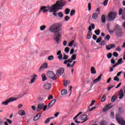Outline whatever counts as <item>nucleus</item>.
I'll return each mask as SVG.
<instances>
[{
  "instance_id": "1",
  "label": "nucleus",
  "mask_w": 125,
  "mask_h": 125,
  "mask_svg": "<svg viewBox=\"0 0 125 125\" xmlns=\"http://www.w3.org/2000/svg\"><path fill=\"white\" fill-rule=\"evenodd\" d=\"M66 3H67V2H63V0H61L57 1L55 4H53L52 6H47L46 7L45 6H42L39 13H41L42 11L43 13H45V12H47L49 10V12H53V15L56 17H57V12L59 10L62 9L63 6L66 5Z\"/></svg>"
},
{
  "instance_id": "2",
  "label": "nucleus",
  "mask_w": 125,
  "mask_h": 125,
  "mask_svg": "<svg viewBox=\"0 0 125 125\" xmlns=\"http://www.w3.org/2000/svg\"><path fill=\"white\" fill-rule=\"evenodd\" d=\"M61 30V24L56 23L52 25L50 27V31L51 33H55L54 40L58 44L59 41L61 39L62 34L59 32Z\"/></svg>"
},
{
  "instance_id": "3",
  "label": "nucleus",
  "mask_w": 125,
  "mask_h": 125,
  "mask_svg": "<svg viewBox=\"0 0 125 125\" xmlns=\"http://www.w3.org/2000/svg\"><path fill=\"white\" fill-rule=\"evenodd\" d=\"M116 119L119 125H125V120H124V118H123L122 116H120L119 114H116Z\"/></svg>"
},
{
  "instance_id": "4",
  "label": "nucleus",
  "mask_w": 125,
  "mask_h": 125,
  "mask_svg": "<svg viewBox=\"0 0 125 125\" xmlns=\"http://www.w3.org/2000/svg\"><path fill=\"white\" fill-rule=\"evenodd\" d=\"M118 14L116 12H111L108 14L109 21H114L117 17Z\"/></svg>"
},
{
  "instance_id": "5",
  "label": "nucleus",
  "mask_w": 125,
  "mask_h": 125,
  "mask_svg": "<svg viewBox=\"0 0 125 125\" xmlns=\"http://www.w3.org/2000/svg\"><path fill=\"white\" fill-rule=\"evenodd\" d=\"M76 59H77V55H76V54H74L72 55L70 59L64 61L63 62V64L66 65V64H68V63H72V62H73V61L76 60Z\"/></svg>"
},
{
  "instance_id": "6",
  "label": "nucleus",
  "mask_w": 125,
  "mask_h": 125,
  "mask_svg": "<svg viewBox=\"0 0 125 125\" xmlns=\"http://www.w3.org/2000/svg\"><path fill=\"white\" fill-rule=\"evenodd\" d=\"M116 31V35L117 37H122V35L123 34V32L122 31V29H121V27L119 25H116L115 27Z\"/></svg>"
},
{
  "instance_id": "7",
  "label": "nucleus",
  "mask_w": 125,
  "mask_h": 125,
  "mask_svg": "<svg viewBox=\"0 0 125 125\" xmlns=\"http://www.w3.org/2000/svg\"><path fill=\"white\" fill-rule=\"evenodd\" d=\"M47 76L49 78H50V79H52V80H55L57 79V77H56V75L53 73V71H49L47 72Z\"/></svg>"
},
{
  "instance_id": "8",
  "label": "nucleus",
  "mask_w": 125,
  "mask_h": 125,
  "mask_svg": "<svg viewBox=\"0 0 125 125\" xmlns=\"http://www.w3.org/2000/svg\"><path fill=\"white\" fill-rule=\"evenodd\" d=\"M16 100H17V98H10V99H8L7 100L2 102L1 104H2V105H4V106H7V105H8V104L9 103L13 102V101H15Z\"/></svg>"
},
{
  "instance_id": "9",
  "label": "nucleus",
  "mask_w": 125,
  "mask_h": 125,
  "mask_svg": "<svg viewBox=\"0 0 125 125\" xmlns=\"http://www.w3.org/2000/svg\"><path fill=\"white\" fill-rule=\"evenodd\" d=\"M122 15V18L124 20H125V7L124 10L122 8H120L119 10V15L121 16Z\"/></svg>"
},
{
  "instance_id": "10",
  "label": "nucleus",
  "mask_w": 125,
  "mask_h": 125,
  "mask_svg": "<svg viewBox=\"0 0 125 125\" xmlns=\"http://www.w3.org/2000/svg\"><path fill=\"white\" fill-rule=\"evenodd\" d=\"M63 73H64V68H60L56 72L57 76L59 77L61 76L62 74H63Z\"/></svg>"
},
{
  "instance_id": "11",
  "label": "nucleus",
  "mask_w": 125,
  "mask_h": 125,
  "mask_svg": "<svg viewBox=\"0 0 125 125\" xmlns=\"http://www.w3.org/2000/svg\"><path fill=\"white\" fill-rule=\"evenodd\" d=\"M47 63L44 62L43 63L40 67L39 69V72H41V71H43L44 69L48 67L47 66Z\"/></svg>"
},
{
  "instance_id": "12",
  "label": "nucleus",
  "mask_w": 125,
  "mask_h": 125,
  "mask_svg": "<svg viewBox=\"0 0 125 125\" xmlns=\"http://www.w3.org/2000/svg\"><path fill=\"white\" fill-rule=\"evenodd\" d=\"M112 108V106L111 105V104H109L104 106V108L103 109V112L105 113V112H106V111H108L109 109H111Z\"/></svg>"
},
{
  "instance_id": "13",
  "label": "nucleus",
  "mask_w": 125,
  "mask_h": 125,
  "mask_svg": "<svg viewBox=\"0 0 125 125\" xmlns=\"http://www.w3.org/2000/svg\"><path fill=\"white\" fill-rule=\"evenodd\" d=\"M55 102H56V100L54 99L52 100L47 105V107L48 108H51L53 105H54Z\"/></svg>"
},
{
  "instance_id": "14",
  "label": "nucleus",
  "mask_w": 125,
  "mask_h": 125,
  "mask_svg": "<svg viewBox=\"0 0 125 125\" xmlns=\"http://www.w3.org/2000/svg\"><path fill=\"white\" fill-rule=\"evenodd\" d=\"M30 77L31 78H32V79L31 80V83H34L37 79L36 78H38V75L34 74L32 76H31Z\"/></svg>"
},
{
  "instance_id": "15",
  "label": "nucleus",
  "mask_w": 125,
  "mask_h": 125,
  "mask_svg": "<svg viewBox=\"0 0 125 125\" xmlns=\"http://www.w3.org/2000/svg\"><path fill=\"white\" fill-rule=\"evenodd\" d=\"M44 89H50L51 88V84L49 83H47L44 84L43 86Z\"/></svg>"
},
{
  "instance_id": "16",
  "label": "nucleus",
  "mask_w": 125,
  "mask_h": 125,
  "mask_svg": "<svg viewBox=\"0 0 125 125\" xmlns=\"http://www.w3.org/2000/svg\"><path fill=\"white\" fill-rule=\"evenodd\" d=\"M116 47V44H110L106 46V48L107 50H110L111 48H115Z\"/></svg>"
},
{
  "instance_id": "17",
  "label": "nucleus",
  "mask_w": 125,
  "mask_h": 125,
  "mask_svg": "<svg viewBox=\"0 0 125 125\" xmlns=\"http://www.w3.org/2000/svg\"><path fill=\"white\" fill-rule=\"evenodd\" d=\"M102 74H101L97 79L93 80V83H98V82H100L102 78Z\"/></svg>"
},
{
  "instance_id": "18",
  "label": "nucleus",
  "mask_w": 125,
  "mask_h": 125,
  "mask_svg": "<svg viewBox=\"0 0 125 125\" xmlns=\"http://www.w3.org/2000/svg\"><path fill=\"white\" fill-rule=\"evenodd\" d=\"M42 116V113L41 112L38 113L33 118L34 121H38L41 116Z\"/></svg>"
},
{
  "instance_id": "19",
  "label": "nucleus",
  "mask_w": 125,
  "mask_h": 125,
  "mask_svg": "<svg viewBox=\"0 0 125 125\" xmlns=\"http://www.w3.org/2000/svg\"><path fill=\"white\" fill-rule=\"evenodd\" d=\"M43 108V104H39L37 109V112H40Z\"/></svg>"
},
{
  "instance_id": "20",
  "label": "nucleus",
  "mask_w": 125,
  "mask_h": 125,
  "mask_svg": "<svg viewBox=\"0 0 125 125\" xmlns=\"http://www.w3.org/2000/svg\"><path fill=\"white\" fill-rule=\"evenodd\" d=\"M81 119L82 120V121H83L82 122V123H84V122H86V121H87V120H88V118H87V115H83L81 117Z\"/></svg>"
},
{
  "instance_id": "21",
  "label": "nucleus",
  "mask_w": 125,
  "mask_h": 125,
  "mask_svg": "<svg viewBox=\"0 0 125 125\" xmlns=\"http://www.w3.org/2000/svg\"><path fill=\"white\" fill-rule=\"evenodd\" d=\"M119 99H122L124 97V91L123 89H120L119 92Z\"/></svg>"
},
{
  "instance_id": "22",
  "label": "nucleus",
  "mask_w": 125,
  "mask_h": 125,
  "mask_svg": "<svg viewBox=\"0 0 125 125\" xmlns=\"http://www.w3.org/2000/svg\"><path fill=\"white\" fill-rule=\"evenodd\" d=\"M91 36H92V32L88 31L87 34V40H90L91 39Z\"/></svg>"
},
{
  "instance_id": "23",
  "label": "nucleus",
  "mask_w": 125,
  "mask_h": 125,
  "mask_svg": "<svg viewBox=\"0 0 125 125\" xmlns=\"http://www.w3.org/2000/svg\"><path fill=\"white\" fill-rule=\"evenodd\" d=\"M101 22L102 23L106 22V17L104 15H102L101 16Z\"/></svg>"
},
{
  "instance_id": "24",
  "label": "nucleus",
  "mask_w": 125,
  "mask_h": 125,
  "mask_svg": "<svg viewBox=\"0 0 125 125\" xmlns=\"http://www.w3.org/2000/svg\"><path fill=\"white\" fill-rule=\"evenodd\" d=\"M94 28H95V25H94V24H92L88 27L89 32H91V31H92V29H94Z\"/></svg>"
},
{
  "instance_id": "25",
  "label": "nucleus",
  "mask_w": 125,
  "mask_h": 125,
  "mask_svg": "<svg viewBox=\"0 0 125 125\" xmlns=\"http://www.w3.org/2000/svg\"><path fill=\"white\" fill-rule=\"evenodd\" d=\"M98 14L97 13H94L92 15V18L93 19H97L98 18Z\"/></svg>"
},
{
  "instance_id": "26",
  "label": "nucleus",
  "mask_w": 125,
  "mask_h": 125,
  "mask_svg": "<svg viewBox=\"0 0 125 125\" xmlns=\"http://www.w3.org/2000/svg\"><path fill=\"white\" fill-rule=\"evenodd\" d=\"M19 115H20L21 116H25L26 115V113H25V111L23 110H21L19 111Z\"/></svg>"
},
{
  "instance_id": "27",
  "label": "nucleus",
  "mask_w": 125,
  "mask_h": 125,
  "mask_svg": "<svg viewBox=\"0 0 125 125\" xmlns=\"http://www.w3.org/2000/svg\"><path fill=\"white\" fill-rule=\"evenodd\" d=\"M91 73L93 74H96V70H95V68L93 66L91 67Z\"/></svg>"
},
{
  "instance_id": "28",
  "label": "nucleus",
  "mask_w": 125,
  "mask_h": 125,
  "mask_svg": "<svg viewBox=\"0 0 125 125\" xmlns=\"http://www.w3.org/2000/svg\"><path fill=\"white\" fill-rule=\"evenodd\" d=\"M42 82H45V81H46V80H47L45 74H42Z\"/></svg>"
},
{
  "instance_id": "29",
  "label": "nucleus",
  "mask_w": 125,
  "mask_h": 125,
  "mask_svg": "<svg viewBox=\"0 0 125 125\" xmlns=\"http://www.w3.org/2000/svg\"><path fill=\"white\" fill-rule=\"evenodd\" d=\"M57 15L60 18H63V16H64V15H63V13L62 12H60L58 13V14H57Z\"/></svg>"
},
{
  "instance_id": "30",
  "label": "nucleus",
  "mask_w": 125,
  "mask_h": 125,
  "mask_svg": "<svg viewBox=\"0 0 125 125\" xmlns=\"http://www.w3.org/2000/svg\"><path fill=\"white\" fill-rule=\"evenodd\" d=\"M123 63H124V62H123V59L122 58H120L119 60H118V62H117V63L118 65H121V64H123Z\"/></svg>"
},
{
  "instance_id": "31",
  "label": "nucleus",
  "mask_w": 125,
  "mask_h": 125,
  "mask_svg": "<svg viewBox=\"0 0 125 125\" xmlns=\"http://www.w3.org/2000/svg\"><path fill=\"white\" fill-rule=\"evenodd\" d=\"M61 93L62 95H66V94H67V90L65 89H63L61 91Z\"/></svg>"
},
{
  "instance_id": "32",
  "label": "nucleus",
  "mask_w": 125,
  "mask_h": 125,
  "mask_svg": "<svg viewBox=\"0 0 125 125\" xmlns=\"http://www.w3.org/2000/svg\"><path fill=\"white\" fill-rule=\"evenodd\" d=\"M68 58H69V56L66 55L65 53H63V57L62 58L63 60H67V59H68Z\"/></svg>"
},
{
  "instance_id": "33",
  "label": "nucleus",
  "mask_w": 125,
  "mask_h": 125,
  "mask_svg": "<svg viewBox=\"0 0 125 125\" xmlns=\"http://www.w3.org/2000/svg\"><path fill=\"white\" fill-rule=\"evenodd\" d=\"M70 9L66 8L65 9L64 12H65V14H66V15H68V14L70 13Z\"/></svg>"
},
{
  "instance_id": "34",
  "label": "nucleus",
  "mask_w": 125,
  "mask_h": 125,
  "mask_svg": "<svg viewBox=\"0 0 125 125\" xmlns=\"http://www.w3.org/2000/svg\"><path fill=\"white\" fill-rule=\"evenodd\" d=\"M51 118L50 117H49L45 121H44V124H47L48 123H49L50 122V120H51Z\"/></svg>"
},
{
  "instance_id": "35",
  "label": "nucleus",
  "mask_w": 125,
  "mask_h": 125,
  "mask_svg": "<svg viewBox=\"0 0 125 125\" xmlns=\"http://www.w3.org/2000/svg\"><path fill=\"white\" fill-rule=\"evenodd\" d=\"M99 45H105L106 43H105V40L102 41L100 42L99 43Z\"/></svg>"
},
{
  "instance_id": "36",
  "label": "nucleus",
  "mask_w": 125,
  "mask_h": 125,
  "mask_svg": "<svg viewBox=\"0 0 125 125\" xmlns=\"http://www.w3.org/2000/svg\"><path fill=\"white\" fill-rule=\"evenodd\" d=\"M46 28V26L42 25L40 27V30L41 31H44Z\"/></svg>"
},
{
  "instance_id": "37",
  "label": "nucleus",
  "mask_w": 125,
  "mask_h": 125,
  "mask_svg": "<svg viewBox=\"0 0 125 125\" xmlns=\"http://www.w3.org/2000/svg\"><path fill=\"white\" fill-rule=\"evenodd\" d=\"M95 34L97 35V36H99L100 35V30L98 29L95 31Z\"/></svg>"
},
{
  "instance_id": "38",
  "label": "nucleus",
  "mask_w": 125,
  "mask_h": 125,
  "mask_svg": "<svg viewBox=\"0 0 125 125\" xmlns=\"http://www.w3.org/2000/svg\"><path fill=\"white\" fill-rule=\"evenodd\" d=\"M64 51L66 53H69V51H70V48L69 47H66L64 49Z\"/></svg>"
},
{
  "instance_id": "39",
  "label": "nucleus",
  "mask_w": 125,
  "mask_h": 125,
  "mask_svg": "<svg viewBox=\"0 0 125 125\" xmlns=\"http://www.w3.org/2000/svg\"><path fill=\"white\" fill-rule=\"evenodd\" d=\"M53 59H54V56L52 55L48 57V60H49V61H51V60H53Z\"/></svg>"
},
{
  "instance_id": "40",
  "label": "nucleus",
  "mask_w": 125,
  "mask_h": 125,
  "mask_svg": "<svg viewBox=\"0 0 125 125\" xmlns=\"http://www.w3.org/2000/svg\"><path fill=\"white\" fill-rule=\"evenodd\" d=\"M75 12H76V11L75 10H72L70 13V16H73V15H74Z\"/></svg>"
},
{
  "instance_id": "41",
  "label": "nucleus",
  "mask_w": 125,
  "mask_h": 125,
  "mask_svg": "<svg viewBox=\"0 0 125 125\" xmlns=\"http://www.w3.org/2000/svg\"><path fill=\"white\" fill-rule=\"evenodd\" d=\"M105 100H106V95H104L102 98L101 102H105Z\"/></svg>"
},
{
  "instance_id": "42",
  "label": "nucleus",
  "mask_w": 125,
  "mask_h": 125,
  "mask_svg": "<svg viewBox=\"0 0 125 125\" xmlns=\"http://www.w3.org/2000/svg\"><path fill=\"white\" fill-rule=\"evenodd\" d=\"M74 66H75V65L73 64V63L71 65V64H70V63H68L67 64L66 67H67V68H69L70 67H71V68H73V67H74Z\"/></svg>"
},
{
  "instance_id": "43",
  "label": "nucleus",
  "mask_w": 125,
  "mask_h": 125,
  "mask_svg": "<svg viewBox=\"0 0 125 125\" xmlns=\"http://www.w3.org/2000/svg\"><path fill=\"white\" fill-rule=\"evenodd\" d=\"M111 37L109 35H107L104 38V40H106V41H110Z\"/></svg>"
},
{
  "instance_id": "44",
  "label": "nucleus",
  "mask_w": 125,
  "mask_h": 125,
  "mask_svg": "<svg viewBox=\"0 0 125 125\" xmlns=\"http://www.w3.org/2000/svg\"><path fill=\"white\" fill-rule=\"evenodd\" d=\"M102 41V38L99 37L96 41L97 43L100 42Z\"/></svg>"
},
{
  "instance_id": "45",
  "label": "nucleus",
  "mask_w": 125,
  "mask_h": 125,
  "mask_svg": "<svg viewBox=\"0 0 125 125\" xmlns=\"http://www.w3.org/2000/svg\"><path fill=\"white\" fill-rule=\"evenodd\" d=\"M114 81H115L116 82H119L120 81V78H118V76H115L114 79H113Z\"/></svg>"
},
{
  "instance_id": "46",
  "label": "nucleus",
  "mask_w": 125,
  "mask_h": 125,
  "mask_svg": "<svg viewBox=\"0 0 125 125\" xmlns=\"http://www.w3.org/2000/svg\"><path fill=\"white\" fill-rule=\"evenodd\" d=\"M88 9L89 11H90V10H91V3H89L88 4Z\"/></svg>"
},
{
  "instance_id": "47",
  "label": "nucleus",
  "mask_w": 125,
  "mask_h": 125,
  "mask_svg": "<svg viewBox=\"0 0 125 125\" xmlns=\"http://www.w3.org/2000/svg\"><path fill=\"white\" fill-rule=\"evenodd\" d=\"M58 59H59L61 61H62V58H63V55L62 54L60 55L58 57Z\"/></svg>"
},
{
  "instance_id": "48",
  "label": "nucleus",
  "mask_w": 125,
  "mask_h": 125,
  "mask_svg": "<svg viewBox=\"0 0 125 125\" xmlns=\"http://www.w3.org/2000/svg\"><path fill=\"white\" fill-rule=\"evenodd\" d=\"M100 125H107V123L104 121H102L100 124Z\"/></svg>"
},
{
  "instance_id": "49",
  "label": "nucleus",
  "mask_w": 125,
  "mask_h": 125,
  "mask_svg": "<svg viewBox=\"0 0 125 125\" xmlns=\"http://www.w3.org/2000/svg\"><path fill=\"white\" fill-rule=\"evenodd\" d=\"M107 58H108V59H110V58L112 57V53H108L107 55Z\"/></svg>"
},
{
  "instance_id": "50",
  "label": "nucleus",
  "mask_w": 125,
  "mask_h": 125,
  "mask_svg": "<svg viewBox=\"0 0 125 125\" xmlns=\"http://www.w3.org/2000/svg\"><path fill=\"white\" fill-rule=\"evenodd\" d=\"M64 20L66 21H68V20H70L69 17L68 16H65V18H64Z\"/></svg>"
},
{
  "instance_id": "51",
  "label": "nucleus",
  "mask_w": 125,
  "mask_h": 125,
  "mask_svg": "<svg viewBox=\"0 0 125 125\" xmlns=\"http://www.w3.org/2000/svg\"><path fill=\"white\" fill-rule=\"evenodd\" d=\"M113 56H114V57H118L119 56V54H118L116 52H113Z\"/></svg>"
},
{
  "instance_id": "52",
  "label": "nucleus",
  "mask_w": 125,
  "mask_h": 125,
  "mask_svg": "<svg viewBox=\"0 0 125 125\" xmlns=\"http://www.w3.org/2000/svg\"><path fill=\"white\" fill-rule=\"evenodd\" d=\"M108 1H109V0H105L104 2V6H106V5H107V3H108Z\"/></svg>"
},
{
  "instance_id": "53",
  "label": "nucleus",
  "mask_w": 125,
  "mask_h": 125,
  "mask_svg": "<svg viewBox=\"0 0 125 125\" xmlns=\"http://www.w3.org/2000/svg\"><path fill=\"white\" fill-rule=\"evenodd\" d=\"M116 100V96H113L111 98V102H114Z\"/></svg>"
},
{
  "instance_id": "54",
  "label": "nucleus",
  "mask_w": 125,
  "mask_h": 125,
  "mask_svg": "<svg viewBox=\"0 0 125 125\" xmlns=\"http://www.w3.org/2000/svg\"><path fill=\"white\" fill-rule=\"evenodd\" d=\"M94 103H95V100L92 101L91 103L90 104V106L91 107L94 105Z\"/></svg>"
},
{
  "instance_id": "55",
  "label": "nucleus",
  "mask_w": 125,
  "mask_h": 125,
  "mask_svg": "<svg viewBox=\"0 0 125 125\" xmlns=\"http://www.w3.org/2000/svg\"><path fill=\"white\" fill-rule=\"evenodd\" d=\"M110 117L111 118H114V117H115V113H114V112H110Z\"/></svg>"
},
{
  "instance_id": "56",
  "label": "nucleus",
  "mask_w": 125,
  "mask_h": 125,
  "mask_svg": "<svg viewBox=\"0 0 125 125\" xmlns=\"http://www.w3.org/2000/svg\"><path fill=\"white\" fill-rule=\"evenodd\" d=\"M6 121L9 124V125H11L12 124V121L10 119H6Z\"/></svg>"
},
{
  "instance_id": "57",
  "label": "nucleus",
  "mask_w": 125,
  "mask_h": 125,
  "mask_svg": "<svg viewBox=\"0 0 125 125\" xmlns=\"http://www.w3.org/2000/svg\"><path fill=\"white\" fill-rule=\"evenodd\" d=\"M115 86H111L109 87L106 88L107 89L108 91H109V90H111L113 87H114Z\"/></svg>"
},
{
  "instance_id": "58",
  "label": "nucleus",
  "mask_w": 125,
  "mask_h": 125,
  "mask_svg": "<svg viewBox=\"0 0 125 125\" xmlns=\"http://www.w3.org/2000/svg\"><path fill=\"white\" fill-rule=\"evenodd\" d=\"M60 114V112H57L54 114V117H55V118H57V117H58V116L59 115V114Z\"/></svg>"
},
{
  "instance_id": "59",
  "label": "nucleus",
  "mask_w": 125,
  "mask_h": 125,
  "mask_svg": "<svg viewBox=\"0 0 125 125\" xmlns=\"http://www.w3.org/2000/svg\"><path fill=\"white\" fill-rule=\"evenodd\" d=\"M74 51H75V49L74 48L71 49L70 50V54H73Z\"/></svg>"
},
{
  "instance_id": "60",
  "label": "nucleus",
  "mask_w": 125,
  "mask_h": 125,
  "mask_svg": "<svg viewBox=\"0 0 125 125\" xmlns=\"http://www.w3.org/2000/svg\"><path fill=\"white\" fill-rule=\"evenodd\" d=\"M46 108H47V105H45L44 106H43V111H45L46 110Z\"/></svg>"
},
{
  "instance_id": "61",
  "label": "nucleus",
  "mask_w": 125,
  "mask_h": 125,
  "mask_svg": "<svg viewBox=\"0 0 125 125\" xmlns=\"http://www.w3.org/2000/svg\"><path fill=\"white\" fill-rule=\"evenodd\" d=\"M96 109V106L92 107L91 109H89V111L91 112V111H93V110H95Z\"/></svg>"
},
{
  "instance_id": "62",
  "label": "nucleus",
  "mask_w": 125,
  "mask_h": 125,
  "mask_svg": "<svg viewBox=\"0 0 125 125\" xmlns=\"http://www.w3.org/2000/svg\"><path fill=\"white\" fill-rule=\"evenodd\" d=\"M74 41H72L70 43H69V46H72V45H73V44H74Z\"/></svg>"
},
{
  "instance_id": "63",
  "label": "nucleus",
  "mask_w": 125,
  "mask_h": 125,
  "mask_svg": "<svg viewBox=\"0 0 125 125\" xmlns=\"http://www.w3.org/2000/svg\"><path fill=\"white\" fill-rule=\"evenodd\" d=\"M63 84L64 86H67V85H68V82L67 81H64Z\"/></svg>"
},
{
  "instance_id": "64",
  "label": "nucleus",
  "mask_w": 125,
  "mask_h": 125,
  "mask_svg": "<svg viewBox=\"0 0 125 125\" xmlns=\"http://www.w3.org/2000/svg\"><path fill=\"white\" fill-rule=\"evenodd\" d=\"M93 39L94 40H97V36L95 35H93Z\"/></svg>"
}]
</instances>
